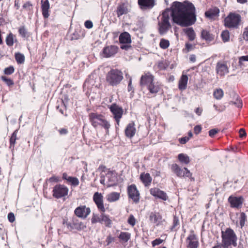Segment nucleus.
<instances>
[{
	"mask_svg": "<svg viewBox=\"0 0 248 248\" xmlns=\"http://www.w3.org/2000/svg\"><path fill=\"white\" fill-rule=\"evenodd\" d=\"M224 95V92L221 89H216L213 93L214 97L217 100L221 99Z\"/></svg>",
	"mask_w": 248,
	"mask_h": 248,
	"instance_id": "40",
	"label": "nucleus"
},
{
	"mask_svg": "<svg viewBox=\"0 0 248 248\" xmlns=\"http://www.w3.org/2000/svg\"><path fill=\"white\" fill-rule=\"evenodd\" d=\"M19 34L24 38H28L30 36V33L27 31L25 27L23 26L20 27L18 29Z\"/></svg>",
	"mask_w": 248,
	"mask_h": 248,
	"instance_id": "38",
	"label": "nucleus"
},
{
	"mask_svg": "<svg viewBox=\"0 0 248 248\" xmlns=\"http://www.w3.org/2000/svg\"><path fill=\"white\" fill-rule=\"evenodd\" d=\"M155 77L150 72L144 73L140 79V84L141 86L147 87L154 81Z\"/></svg>",
	"mask_w": 248,
	"mask_h": 248,
	"instance_id": "16",
	"label": "nucleus"
},
{
	"mask_svg": "<svg viewBox=\"0 0 248 248\" xmlns=\"http://www.w3.org/2000/svg\"><path fill=\"white\" fill-rule=\"evenodd\" d=\"M71 30H70V34L69 35V39L71 40H77L78 39V33L76 32V31H75L73 33H71Z\"/></svg>",
	"mask_w": 248,
	"mask_h": 248,
	"instance_id": "58",
	"label": "nucleus"
},
{
	"mask_svg": "<svg viewBox=\"0 0 248 248\" xmlns=\"http://www.w3.org/2000/svg\"><path fill=\"white\" fill-rule=\"evenodd\" d=\"M63 225H66L67 228L70 230H73L74 229H77L78 227L77 223L73 222V224L72 225L70 223H65L64 220H63Z\"/></svg>",
	"mask_w": 248,
	"mask_h": 248,
	"instance_id": "50",
	"label": "nucleus"
},
{
	"mask_svg": "<svg viewBox=\"0 0 248 248\" xmlns=\"http://www.w3.org/2000/svg\"><path fill=\"white\" fill-rule=\"evenodd\" d=\"M108 107L111 113L113 115V119L116 122L117 125L119 126L121 119L124 114V110L123 108L119 106L115 103H112Z\"/></svg>",
	"mask_w": 248,
	"mask_h": 248,
	"instance_id": "9",
	"label": "nucleus"
},
{
	"mask_svg": "<svg viewBox=\"0 0 248 248\" xmlns=\"http://www.w3.org/2000/svg\"><path fill=\"white\" fill-rule=\"evenodd\" d=\"M218 131L219 130L217 128L212 129L209 131V135L210 137L213 138L218 132Z\"/></svg>",
	"mask_w": 248,
	"mask_h": 248,
	"instance_id": "61",
	"label": "nucleus"
},
{
	"mask_svg": "<svg viewBox=\"0 0 248 248\" xmlns=\"http://www.w3.org/2000/svg\"><path fill=\"white\" fill-rule=\"evenodd\" d=\"M163 240L159 238H156L152 242V246L154 247L156 246L159 245L160 244H161L163 242Z\"/></svg>",
	"mask_w": 248,
	"mask_h": 248,
	"instance_id": "57",
	"label": "nucleus"
},
{
	"mask_svg": "<svg viewBox=\"0 0 248 248\" xmlns=\"http://www.w3.org/2000/svg\"><path fill=\"white\" fill-rule=\"evenodd\" d=\"M93 201L96 204L98 210L101 213V224H103L106 227L111 228L112 221L109 216L104 214L106 209L104 204L103 196L101 193L96 192L93 195Z\"/></svg>",
	"mask_w": 248,
	"mask_h": 248,
	"instance_id": "3",
	"label": "nucleus"
},
{
	"mask_svg": "<svg viewBox=\"0 0 248 248\" xmlns=\"http://www.w3.org/2000/svg\"><path fill=\"white\" fill-rule=\"evenodd\" d=\"M171 8L172 20L177 25L187 27L196 22V9L192 3L187 0L183 2L175 1Z\"/></svg>",
	"mask_w": 248,
	"mask_h": 248,
	"instance_id": "1",
	"label": "nucleus"
},
{
	"mask_svg": "<svg viewBox=\"0 0 248 248\" xmlns=\"http://www.w3.org/2000/svg\"><path fill=\"white\" fill-rule=\"evenodd\" d=\"M50 5L48 0H41V9L42 15L45 18H47L49 16V9Z\"/></svg>",
	"mask_w": 248,
	"mask_h": 248,
	"instance_id": "24",
	"label": "nucleus"
},
{
	"mask_svg": "<svg viewBox=\"0 0 248 248\" xmlns=\"http://www.w3.org/2000/svg\"><path fill=\"white\" fill-rule=\"evenodd\" d=\"M178 159L181 163L185 164H188L190 162L189 156L183 153L178 155Z\"/></svg>",
	"mask_w": 248,
	"mask_h": 248,
	"instance_id": "35",
	"label": "nucleus"
},
{
	"mask_svg": "<svg viewBox=\"0 0 248 248\" xmlns=\"http://www.w3.org/2000/svg\"><path fill=\"white\" fill-rule=\"evenodd\" d=\"M195 46H193L189 43H186L185 45V48L183 49V51L184 52L187 53L193 50Z\"/></svg>",
	"mask_w": 248,
	"mask_h": 248,
	"instance_id": "48",
	"label": "nucleus"
},
{
	"mask_svg": "<svg viewBox=\"0 0 248 248\" xmlns=\"http://www.w3.org/2000/svg\"><path fill=\"white\" fill-rule=\"evenodd\" d=\"M127 192L128 198L137 203L140 201V193L135 184H132L127 186Z\"/></svg>",
	"mask_w": 248,
	"mask_h": 248,
	"instance_id": "10",
	"label": "nucleus"
},
{
	"mask_svg": "<svg viewBox=\"0 0 248 248\" xmlns=\"http://www.w3.org/2000/svg\"><path fill=\"white\" fill-rule=\"evenodd\" d=\"M89 118L92 125L94 127L101 126L104 128L107 131H108L110 125L103 115L96 112H92L89 114Z\"/></svg>",
	"mask_w": 248,
	"mask_h": 248,
	"instance_id": "5",
	"label": "nucleus"
},
{
	"mask_svg": "<svg viewBox=\"0 0 248 248\" xmlns=\"http://www.w3.org/2000/svg\"><path fill=\"white\" fill-rule=\"evenodd\" d=\"M149 220L151 223L158 226L162 222V217L159 212H152L149 215Z\"/></svg>",
	"mask_w": 248,
	"mask_h": 248,
	"instance_id": "21",
	"label": "nucleus"
},
{
	"mask_svg": "<svg viewBox=\"0 0 248 248\" xmlns=\"http://www.w3.org/2000/svg\"><path fill=\"white\" fill-rule=\"evenodd\" d=\"M217 74L220 77H223L229 72V67L227 65V62L219 61L217 63L216 66Z\"/></svg>",
	"mask_w": 248,
	"mask_h": 248,
	"instance_id": "15",
	"label": "nucleus"
},
{
	"mask_svg": "<svg viewBox=\"0 0 248 248\" xmlns=\"http://www.w3.org/2000/svg\"><path fill=\"white\" fill-rule=\"evenodd\" d=\"M149 92L152 94H156L160 90V86L157 84L153 81L151 84L146 87Z\"/></svg>",
	"mask_w": 248,
	"mask_h": 248,
	"instance_id": "30",
	"label": "nucleus"
},
{
	"mask_svg": "<svg viewBox=\"0 0 248 248\" xmlns=\"http://www.w3.org/2000/svg\"><path fill=\"white\" fill-rule=\"evenodd\" d=\"M140 179L146 187L149 186L152 181V178L149 173H141L140 175Z\"/></svg>",
	"mask_w": 248,
	"mask_h": 248,
	"instance_id": "22",
	"label": "nucleus"
},
{
	"mask_svg": "<svg viewBox=\"0 0 248 248\" xmlns=\"http://www.w3.org/2000/svg\"><path fill=\"white\" fill-rule=\"evenodd\" d=\"M219 13V9L217 7H214L206 11L205 16L209 19H214L215 17L218 16Z\"/></svg>",
	"mask_w": 248,
	"mask_h": 248,
	"instance_id": "25",
	"label": "nucleus"
},
{
	"mask_svg": "<svg viewBox=\"0 0 248 248\" xmlns=\"http://www.w3.org/2000/svg\"><path fill=\"white\" fill-rule=\"evenodd\" d=\"M117 16L120 17L123 15H126L129 12L127 2H121L118 4L115 11Z\"/></svg>",
	"mask_w": 248,
	"mask_h": 248,
	"instance_id": "18",
	"label": "nucleus"
},
{
	"mask_svg": "<svg viewBox=\"0 0 248 248\" xmlns=\"http://www.w3.org/2000/svg\"><path fill=\"white\" fill-rule=\"evenodd\" d=\"M187 248H198L199 242L198 238L193 231H191L186 240Z\"/></svg>",
	"mask_w": 248,
	"mask_h": 248,
	"instance_id": "14",
	"label": "nucleus"
},
{
	"mask_svg": "<svg viewBox=\"0 0 248 248\" xmlns=\"http://www.w3.org/2000/svg\"><path fill=\"white\" fill-rule=\"evenodd\" d=\"M136 132V128L135 123L133 121H131L125 127L124 130L125 135L127 138L131 139L135 136Z\"/></svg>",
	"mask_w": 248,
	"mask_h": 248,
	"instance_id": "20",
	"label": "nucleus"
},
{
	"mask_svg": "<svg viewBox=\"0 0 248 248\" xmlns=\"http://www.w3.org/2000/svg\"><path fill=\"white\" fill-rule=\"evenodd\" d=\"M1 78L8 86H12L14 84V81L12 79L8 78L5 76H2L1 77Z\"/></svg>",
	"mask_w": 248,
	"mask_h": 248,
	"instance_id": "46",
	"label": "nucleus"
},
{
	"mask_svg": "<svg viewBox=\"0 0 248 248\" xmlns=\"http://www.w3.org/2000/svg\"><path fill=\"white\" fill-rule=\"evenodd\" d=\"M242 17L240 14L230 12L224 20V25L229 29H238L241 24Z\"/></svg>",
	"mask_w": 248,
	"mask_h": 248,
	"instance_id": "6",
	"label": "nucleus"
},
{
	"mask_svg": "<svg viewBox=\"0 0 248 248\" xmlns=\"http://www.w3.org/2000/svg\"><path fill=\"white\" fill-rule=\"evenodd\" d=\"M230 104L235 105L237 108H242L243 105L242 100L238 98L235 101H231Z\"/></svg>",
	"mask_w": 248,
	"mask_h": 248,
	"instance_id": "51",
	"label": "nucleus"
},
{
	"mask_svg": "<svg viewBox=\"0 0 248 248\" xmlns=\"http://www.w3.org/2000/svg\"><path fill=\"white\" fill-rule=\"evenodd\" d=\"M179 226V220L178 217L176 216H173V224L171 228V231H176V228H177L178 226Z\"/></svg>",
	"mask_w": 248,
	"mask_h": 248,
	"instance_id": "45",
	"label": "nucleus"
},
{
	"mask_svg": "<svg viewBox=\"0 0 248 248\" xmlns=\"http://www.w3.org/2000/svg\"><path fill=\"white\" fill-rule=\"evenodd\" d=\"M106 81L111 86H117L124 79L123 72L118 69H111L106 75Z\"/></svg>",
	"mask_w": 248,
	"mask_h": 248,
	"instance_id": "4",
	"label": "nucleus"
},
{
	"mask_svg": "<svg viewBox=\"0 0 248 248\" xmlns=\"http://www.w3.org/2000/svg\"><path fill=\"white\" fill-rule=\"evenodd\" d=\"M85 27L87 29H91L93 27V22L91 20H87L84 23Z\"/></svg>",
	"mask_w": 248,
	"mask_h": 248,
	"instance_id": "63",
	"label": "nucleus"
},
{
	"mask_svg": "<svg viewBox=\"0 0 248 248\" xmlns=\"http://www.w3.org/2000/svg\"><path fill=\"white\" fill-rule=\"evenodd\" d=\"M15 59L19 64L23 63L25 61V57L23 54L18 52L15 54Z\"/></svg>",
	"mask_w": 248,
	"mask_h": 248,
	"instance_id": "43",
	"label": "nucleus"
},
{
	"mask_svg": "<svg viewBox=\"0 0 248 248\" xmlns=\"http://www.w3.org/2000/svg\"><path fill=\"white\" fill-rule=\"evenodd\" d=\"M67 181L72 186H76L78 185V179L76 177L70 176Z\"/></svg>",
	"mask_w": 248,
	"mask_h": 248,
	"instance_id": "49",
	"label": "nucleus"
},
{
	"mask_svg": "<svg viewBox=\"0 0 248 248\" xmlns=\"http://www.w3.org/2000/svg\"><path fill=\"white\" fill-rule=\"evenodd\" d=\"M244 61L248 62V55L246 56H242L239 58V65H242L243 64V62Z\"/></svg>",
	"mask_w": 248,
	"mask_h": 248,
	"instance_id": "56",
	"label": "nucleus"
},
{
	"mask_svg": "<svg viewBox=\"0 0 248 248\" xmlns=\"http://www.w3.org/2000/svg\"><path fill=\"white\" fill-rule=\"evenodd\" d=\"M138 4L142 10L152 9L155 5V0H138Z\"/></svg>",
	"mask_w": 248,
	"mask_h": 248,
	"instance_id": "19",
	"label": "nucleus"
},
{
	"mask_svg": "<svg viewBox=\"0 0 248 248\" xmlns=\"http://www.w3.org/2000/svg\"><path fill=\"white\" fill-rule=\"evenodd\" d=\"M16 38V36L14 35L12 33L10 32L6 38V43L7 46H13L14 43V39Z\"/></svg>",
	"mask_w": 248,
	"mask_h": 248,
	"instance_id": "36",
	"label": "nucleus"
},
{
	"mask_svg": "<svg viewBox=\"0 0 248 248\" xmlns=\"http://www.w3.org/2000/svg\"><path fill=\"white\" fill-rule=\"evenodd\" d=\"M101 214L99 215L96 213H93L91 218V223L93 224H96L97 223H101Z\"/></svg>",
	"mask_w": 248,
	"mask_h": 248,
	"instance_id": "41",
	"label": "nucleus"
},
{
	"mask_svg": "<svg viewBox=\"0 0 248 248\" xmlns=\"http://www.w3.org/2000/svg\"><path fill=\"white\" fill-rule=\"evenodd\" d=\"M169 62L167 60H161L158 61L155 65V67L159 70H166L169 65Z\"/></svg>",
	"mask_w": 248,
	"mask_h": 248,
	"instance_id": "32",
	"label": "nucleus"
},
{
	"mask_svg": "<svg viewBox=\"0 0 248 248\" xmlns=\"http://www.w3.org/2000/svg\"><path fill=\"white\" fill-rule=\"evenodd\" d=\"M149 191L150 194L155 198H157L164 201L168 199V196L167 193L157 187L152 188L150 189Z\"/></svg>",
	"mask_w": 248,
	"mask_h": 248,
	"instance_id": "17",
	"label": "nucleus"
},
{
	"mask_svg": "<svg viewBox=\"0 0 248 248\" xmlns=\"http://www.w3.org/2000/svg\"><path fill=\"white\" fill-rule=\"evenodd\" d=\"M120 198V193L116 192H112L108 193L106 196L107 201L109 202H116Z\"/></svg>",
	"mask_w": 248,
	"mask_h": 248,
	"instance_id": "28",
	"label": "nucleus"
},
{
	"mask_svg": "<svg viewBox=\"0 0 248 248\" xmlns=\"http://www.w3.org/2000/svg\"><path fill=\"white\" fill-rule=\"evenodd\" d=\"M90 213L91 209L89 207H86L85 205L78 206V217L85 219Z\"/></svg>",
	"mask_w": 248,
	"mask_h": 248,
	"instance_id": "23",
	"label": "nucleus"
},
{
	"mask_svg": "<svg viewBox=\"0 0 248 248\" xmlns=\"http://www.w3.org/2000/svg\"><path fill=\"white\" fill-rule=\"evenodd\" d=\"M68 192V189L64 185H57L53 187L52 195L54 198L59 199L66 196Z\"/></svg>",
	"mask_w": 248,
	"mask_h": 248,
	"instance_id": "11",
	"label": "nucleus"
},
{
	"mask_svg": "<svg viewBox=\"0 0 248 248\" xmlns=\"http://www.w3.org/2000/svg\"><path fill=\"white\" fill-rule=\"evenodd\" d=\"M32 6V4L30 1H27L23 5V8L27 11H31Z\"/></svg>",
	"mask_w": 248,
	"mask_h": 248,
	"instance_id": "55",
	"label": "nucleus"
},
{
	"mask_svg": "<svg viewBox=\"0 0 248 248\" xmlns=\"http://www.w3.org/2000/svg\"><path fill=\"white\" fill-rule=\"evenodd\" d=\"M106 177L108 179V181L109 183L108 184V186H113L115 182V176L114 175L112 171L110 170L108 171V173L106 174Z\"/></svg>",
	"mask_w": 248,
	"mask_h": 248,
	"instance_id": "34",
	"label": "nucleus"
},
{
	"mask_svg": "<svg viewBox=\"0 0 248 248\" xmlns=\"http://www.w3.org/2000/svg\"><path fill=\"white\" fill-rule=\"evenodd\" d=\"M202 130V127L201 125H197L194 127V133L196 135L199 134Z\"/></svg>",
	"mask_w": 248,
	"mask_h": 248,
	"instance_id": "59",
	"label": "nucleus"
},
{
	"mask_svg": "<svg viewBox=\"0 0 248 248\" xmlns=\"http://www.w3.org/2000/svg\"><path fill=\"white\" fill-rule=\"evenodd\" d=\"M57 108L59 110L60 112L64 115V112L66 111V107L63 102L62 103L61 106H58L57 107Z\"/></svg>",
	"mask_w": 248,
	"mask_h": 248,
	"instance_id": "54",
	"label": "nucleus"
},
{
	"mask_svg": "<svg viewBox=\"0 0 248 248\" xmlns=\"http://www.w3.org/2000/svg\"><path fill=\"white\" fill-rule=\"evenodd\" d=\"M183 31L187 36L189 41H192L195 39L196 33L192 27L184 29Z\"/></svg>",
	"mask_w": 248,
	"mask_h": 248,
	"instance_id": "29",
	"label": "nucleus"
},
{
	"mask_svg": "<svg viewBox=\"0 0 248 248\" xmlns=\"http://www.w3.org/2000/svg\"><path fill=\"white\" fill-rule=\"evenodd\" d=\"M221 38L222 39V41L224 43L227 42L229 41L230 38V32L229 31L226 30L223 31L221 33Z\"/></svg>",
	"mask_w": 248,
	"mask_h": 248,
	"instance_id": "42",
	"label": "nucleus"
},
{
	"mask_svg": "<svg viewBox=\"0 0 248 248\" xmlns=\"http://www.w3.org/2000/svg\"><path fill=\"white\" fill-rule=\"evenodd\" d=\"M171 170L178 177H187L190 179V181H195V178L192 177V173L187 168L185 167L182 169L178 164H173L171 166Z\"/></svg>",
	"mask_w": 248,
	"mask_h": 248,
	"instance_id": "8",
	"label": "nucleus"
},
{
	"mask_svg": "<svg viewBox=\"0 0 248 248\" xmlns=\"http://www.w3.org/2000/svg\"><path fill=\"white\" fill-rule=\"evenodd\" d=\"M118 237L122 243H126L131 238V233L128 232H121Z\"/></svg>",
	"mask_w": 248,
	"mask_h": 248,
	"instance_id": "33",
	"label": "nucleus"
},
{
	"mask_svg": "<svg viewBox=\"0 0 248 248\" xmlns=\"http://www.w3.org/2000/svg\"><path fill=\"white\" fill-rule=\"evenodd\" d=\"M127 223L132 227H134L135 225L136 220L133 215L131 214L129 215L127 219Z\"/></svg>",
	"mask_w": 248,
	"mask_h": 248,
	"instance_id": "47",
	"label": "nucleus"
},
{
	"mask_svg": "<svg viewBox=\"0 0 248 248\" xmlns=\"http://www.w3.org/2000/svg\"><path fill=\"white\" fill-rule=\"evenodd\" d=\"M188 77L186 75L183 74L178 82V88L181 91H184L186 89L188 82Z\"/></svg>",
	"mask_w": 248,
	"mask_h": 248,
	"instance_id": "26",
	"label": "nucleus"
},
{
	"mask_svg": "<svg viewBox=\"0 0 248 248\" xmlns=\"http://www.w3.org/2000/svg\"><path fill=\"white\" fill-rule=\"evenodd\" d=\"M214 108L217 111L219 112L224 111L226 109L225 106H224L223 105H217L214 104Z\"/></svg>",
	"mask_w": 248,
	"mask_h": 248,
	"instance_id": "53",
	"label": "nucleus"
},
{
	"mask_svg": "<svg viewBox=\"0 0 248 248\" xmlns=\"http://www.w3.org/2000/svg\"><path fill=\"white\" fill-rule=\"evenodd\" d=\"M158 31L160 34L166 33L171 28L170 22L169 11L165 10L162 14L160 21L158 22Z\"/></svg>",
	"mask_w": 248,
	"mask_h": 248,
	"instance_id": "7",
	"label": "nucleus"
},
{
	"mask_svg": "<svg viewBox=\"0 0 248 248\" xmlns=\"http://www.w3.org/2000/svg\"><path fill=\"white\" fill-rule=\"evenodd\" d=\"M169 45L170 42L169 40L165 39H161L159 43V46L161 48L165 49L169 46Z\"/></svg>",
	"mask_w": 248,
	"mask_h": 248,
	"instance_id": "44",
	"label": "nucleus"
},
{
	"mask_svg": "<svg viewBox=\"0 0 248 248\" xmlns=\"http://www.w3.org/2000/svg\"><path fill=\"white\" fill-rule=\"evenodd\" d=\"M201 37L206 42H211L214 39V35L211 33L209 31L203 30L201 32Z\"/></svg>",
	"mask_w": 248,
	"mask_h": 248,
	"instance_id": "31",
	"label": "nucleus"
},
{
	"mask_svg": "<svg viewBox=\"0 0 248 248\" xmlns=\"http://www.w3.org/2000/svg\"><path fill=\"white\" fill-rule=\"evenodd\" d=\"M243 38L245 41H248V26L244 29L243 33Z\"/></svg>",
	"mask_w": 248,
	"mask_h": 248,
	"instance_id": "62",
	"label": "nucleus"
},
{
	"mask_svg": "<svg viewBox=\"0 0 248 248\" xmlns=\"http://www.w3.org/2000/svg\"><path fill=\"white\" fill-rule=\"evenodd\" d=\"M15 69L13 66H10L6 68L4 70V73L5 75H10L14 72Z\"/></svg>",
	"mask_w": 248,
	"mask_h": 248,
	"instance_id": "52",
	"label": "nucleus"
},
{
	"mask_svg": "<svg viewBox=\"0 0 248 248\" xmlns=\"http://www.w3.org/2000/svg\"><path fill=\"white\" fill-rule=\"evenodd\" d=\"M8 218L9 221L11 223L13 222L15 220V215H14V213H13L12 212L9 213L8 215Z\"/></svg>",
	"mask_w": 248,
	"mask_h": 248,
	"instance_id": "64",
	"label": "nucleus"
},
{
	"mask_svg": "<svg viewBox=\"0 0 248 248\" xmlns=\"http://www.w3.org/2000/svg\"><path fill=\"white\" fill-rule=\"evenodd\" d=\"M221 238L222 243H217L212 248H229L231 245L237 246V236L231 228H228L224 231H221Z\"/></svg>",
	"mask_w": 248,
	"mask_h": 248,
	"instance_id": "2",
	"label": "nucleus"
},
{
	"mask_svg": "<svg viewBox=\"0 0 248 248\" xmlns=\"http://www.w3.org/2000/svg\"><path fill=\"white\" fill-rule=\"evenodd\" d=\"M119 40L121 44H129L131 42L130 35L126 31L122 33L120 35Z\"/></svg>",
	"mask_w": 248,
	"mask_h": 248,
	"instance_id": "27",
	"label": "nucleus"
},
{
	"mask_svg": "<svg viewBox=\"0 0 248 248\" xmlns=\"http://www.w3.org/2000/svg\"><path fill=\"white\" fill-rule=\"evenodd\" d=\"M17 132H18V130L17 129L16 130L13 132V133L12 134V136H11V137L10 138V148H11V149H14V148L15 144L16 143V140L17 139L16 136H17Z\"/></svg>",
	"mask_w": 248,
	"mask_h": 248,
	"instance_id": "37",
	"label": "nucleus"
},
{
	"mask_svg": "<svg viewBox=\"0 0 248 248\" xmlns=\"http://www.w3.org/2000/svg\"><path fill=\"white\" fill-rule=\"evenodd\" d=\"M127 91L129 92H131L132 93H134V88L132 85V78H130V79L128 81Z\"/></svg>",
	"mask_w": 248,
	"mask_h": 248,
	"instance_id": "60",
	"label": "nucleus"
},
{
	"mask_svg": "<svg viewBox=\"0 0 248 248\" xmlns=\"http://www.w3.org/2000/svg\"><path fill=\"white\" fill-rule=\"evenodd\" d=\"M239 223L241 228L245 225L246 222L247 221V216L244 212H241L239 217Z\"/></svg>",
	"mask_w": 248,
	"mask_h": 248,
	"instance_id": "39",
	"label": "nucleus"
},
{
	"mask_svg": "<svg viewBox=\"0 0 248 248\" xmlns=\"http://www.w3.org/2000/svg\"><path fill=\"white\" fill-rule=\"evenodd\" d=\"M119 47L115 45H110L104 47L102 51L103 57L108 58L114 56L118 52Z\"/></svg>",
	"mask_w": 248,
	"mask_h": 248,
	"instance_id": "12",
	"label": "nucleus"
},
{
	"mask_svg": "<svg viewBox=\"0 0 248 248\" xmlns=\"http://www.w3.org/2000/svg\"><path fill=\"white\" fill-rule=\"evenodd\" d=\"M230 207L233 208L239 209L242 207L244 199L242 196L236 197L231 195L228 199Z\"/></svg>",
	"mask_w": 248,
	"mask_h": 248,
	"instance_id": "13",
	"label": "nucleus"
}]
</instances>
